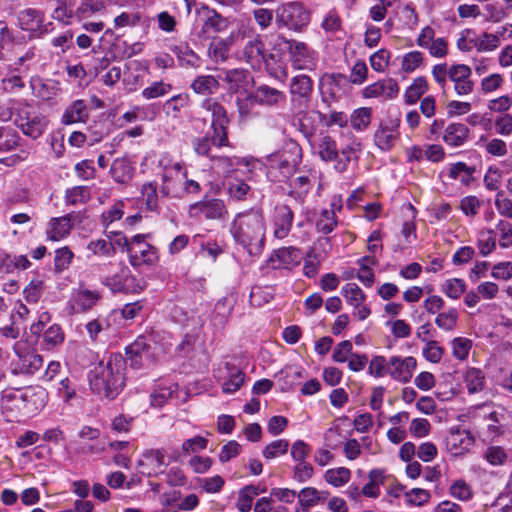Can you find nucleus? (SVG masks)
<instances>
[{
	"label": "nucleus",
	"mask_w": 512,
	"mask_h": 512,
	"mask_svg": "<svg viewBox=\"0 0 512 512\" xmlns=\"http://www.w3.org/2000/svg\"><path fill=\"white\" fill-rule=\"evenodd\" d=\"M234 241L251 256L262 253L266 240V221L261 209L252 208L238 213L231 223Z\"/></svg>",
	"instance_id": "nucleus-1"
},
{
	"label": "nucleus",
	"mask_w": 512,
	"mask_h": 512,
	"mask_svg": "<svg viewBox=\"0 0 512 512\" xmlns=\"http://www.w3.org/2000/svg\"><path fill=\"white\" fill-rule=\"evenodd\" d=\"M125 359L119 355H111L106 362L98 363L90 373V387L108 399H114L125 384Z\"/></svg>",
	"instance_id": "nucleus-2"
},
{
	"label": "nucleus",
	"mask_w": 512,
	"mask_h": 512,
	"mask_svg": "<svg viewBox=\"0 0 512 512\" xmlns=\"http://www.w3.org/2000/svg\"><path fill=\"white\" fill-rule=\"evenodd\" d=\"M301 158V149L293 146L267 157L268 174L276 181H285L296 171Z\"/></svg>",
	"instance_id": "nucleus-3"
},
{
	"label": "nucleus",
	"mask_w": 512,
	"mask_h": 512,
	"mask_svg": "<svg viewBox=\"0 0 512 512\" xmlns=\"http://www.w3.org/2000/svg\"><path fill=\"white\" fill-rule=\"evenodd\" d=\"M3 398L7 402H13L18 411H23L25 414H35L45 406L48 394L40 386H31L8 392Z\"/></svg>",
	"instance_id": "nucleus-4"
},
{
	"label": "nucleus",
	"mask_w": 512,
	"mask_h": 512,
	"mask_svg": "<svg viewBox=\"0 0 512 512\" xmlns=\"http://www.w3.org/2000/svg\"><path fill=\"white\" fill-rule=\"evenodd\" d=\"M202 107L211 113V128L213 130V141L216 146H229L228 125L230 120L226 109L212 98L205 99L202 102Z\"/></svg>",
	"instance_id": "nucleus-5"
},
{
	"label": "nucleus",
	"mask_w": 512,
	"mask_h": 512,
	"mask_svg": "<svg viewBox=\"0 0 512 512\" xmlns=\"http://www.w3.org/2000/svg\"><path fill=\"white\" fill-rule=\"evenodd\" d=\"M15 358L11 360L10 368L14 375H32L43 366L42 356L27 348L23 341L14 344Z\"/></svg>",
	"instance_id": "nucleus-6"
},
{
	"label": "nucleus",
	"mask_w": 512,
	"mask_h": 512,
	"mask_svg": "<svg viewBox=\"0 0 512 512\" xmlns=\"http://www.w3.org/2000/svg\"><path fill=\"white\" fill-rule=\"evenodd\" d=\"M14 123L23 134L37 139L44 133L48 121L31 106L25 105L16 110Z\"/></svg>",
	"instance_id": "nucleus-7"
},
{
	"label": "nucleus",
	"mask_w": 512,
	"mask_h": 512,
	"mask_svg": "<svg viewBox=\"0 0 512 512\" xmlns=\"http://www.w3.org/2000/svg\"><path fill=\"white\" fill-rule=\"evenodd\" d=\"M282 45L289 54L293 68L297 70H313L315 68L317 54L306 43L283 38Z\"/></svg>",
	"instance_id": "nucleus-8"
},
{
	"label": "nucleus",
	"mask_w": 512,
	"mask_h": 512,
	"mask_svg": "<svg viewBox=\"0 0 512 512\" xmlns=\"http://www.w3.org/2000/svg\"><path fill=\"white\" fill-rule=\"evenodd\" d=\"M164 172L162 175V186L160 193L164 197L180 198L182 197L183 180L187 177L186 171L180 162L172 165L164 164V160L160 161Z\"/></svg>",
	"instance_id": "nucleus-9"
},
{
	"label": "nucleus",
	"mask_w": 512,
	"mask_h": 512,
	"mask_svg": "<svg viewBox=\"0 0 512 512\" xmlns=\"http://www.w3.org/2000/svg\"><path fill=\"white\" fill-rule=\"evenodd\" d=\"M129 262L133 267L152 265L157 259L156 249L145 240V235L137 234L132 237L128 247Z\"/></svg>",
	"instance_id": "nucleus-10"
},
{
	"label": "nucleus",
	"mask_w": 512,
	"mask_h": 512,
	"mask_svg": "<svg viewBox=\"0 0 512 512\" xmlns=\"http://www.w3.org/2000/svg\"><path fill=\"white\" fill-rule=\"evenodd\" d=\"M276 18L279 23L294 30H300L310 21L309 13L298 2H290L279 7Z\"/></svg>",
	"instance_id": "nucleus-11"
},
{
	"label": "nucleus",
	"mask_w": 512,
	"mask_h": 512,
	"mask_svg": "<svg viewBox=\"0 0 512 512\" xmlns=\"http://www.w3.org/2000/svg\"><path fill=\"white\" fill-rule=\"evenodd\" d=\"M188 214L194 219H201L203 216L208 220H220L227 214V209L223 200L211 198L190 205Z\"/></svg>",
	"instance_id": "nucleus-12"
},
{
	"label": "nucleus",
	"mask_w": 512,
	"mask_h": 512,
	"mask_svg": "<svg viewBox=\"0 0 512 512\" xmlns=\"http://www.w3.org/2000/svg\"><path fill=\"white\" fill-rule=\"evenodd\" d=\"M223 77L219 76L230 93L240 94L248 93L254 84L251 74L244 69H226L223 70Z\"/></svg>",
	"instance_id": "nucleus-13"
},
{
	"label": "nucleus",
	"mask_w": 512,
	"mask_h": 512,
	"mask_svg": "<svg viewBox=\"0 0 512 512\" xmlns=\"http://www.w3.org/2000/svg\"><path fill=\"white\" fill-rule=\"evenodd\" d=\"M103 284L114 293H138L142 290L140 283L125 266L121 267L119 273L106 277Z\"/></svg>",
	"instance_id": "nucleus-14"
},
{
	"label": "nucleus",
	"mask_w": 512,
	"mask_h": 512,
	"mask_svg": "<svg viewBox=\"0 0 512 512\" xmlns=\"http://www.w3.org/2000/svg\"><path fill=\"white\" fill-rule=\"evenodd\" d=\"M472 70L466 64H454L450 66V81L458 96H466L473 92L474 82L471 80Z\"/></svg>",
	"instance_id": "nucleus-15"
},
{
	"label": "nucleus",
	"mask_w": 512,
	"mask_h": 512,
	"mask_svg": "<svg viewBox=\"0 0 512 512\" xmlns=\"http://www.w3.org/2000/svg\"><path fill=\"white\" fill-rule=\"evenodd\" d=\"M265 55L264 43L259 36L248 40L237 53L238 59L247 63L253 69L261 68Z\"/></svg>",
	"instance_id": "nucleus-16"
},
{
	"label": "nucleus",
	"mask_w": 512,
	"mask_h": 512,
	"mask_svg": "<svg viewBox=\"0 0 512 512\" xmlns=\"http://www.w3.org/2000/svg\"><path fill=\"white\" fill-rule=\"evenodd\" d=\"M417 362L414 357L393 356L388 361V374L396 381L407 383L411 380Z\"/></svg>",
	"instance_id": "nucleus-17"
},
{
	"label": "nucleus",
	"mask_w": 512,
	"mask_h": 512,
	"mask_svg": "<svg viewBox=\"0 0 512 512\" xmlns=\"http://www.w3.org/2000/svg\"><path fill=\"white\" fill-rule=\"evenodd\" d=\"M294 214L286 205H277L272 216L273 234L277 239H284L291 231Z\"/></svg>",
	"instance_id": "nucleus-18"
},
{
	"label": "nucleus",
	"mask_w": 512,
	"mask_h": 512,
	"mask_svg": "<svg viewBox=\"0 0 512 512\" xmlns=\"http://www.w3.org/2000/svg\"><path fill=\"white\" fill-rule=\"evenodd\" d=\"M446 447L453 455L468 452L474 444V438L467 430H451L445 440Z\"/></svg>",
	"instance_id": "nucleus-19"
},
{
	"label": "nucleus",
	"mask_w": 512,
	"mask_h": 512,
	"mask_svg": "<svg viewBox=\"0 0 512 512\" xmlns=\"http://www.w3.org/2000/svg\"><path fill=\"white\" fill-rule=\"evenodd\" d=\"M202 12L204 19L201 30L198 33L199 37L206 39L209 38V33H218L226 29L228 25L227 20L216 10L203 6Z\"/></svg>",
	"instance_id": "nucleus-20"
},
{
	"label": "nucleus",
	"mask_w": 512,
	"mask_h": 512,
	"mask_svg": "<svg viewBox=\"0 0 512 512\" xmlns=\"http://www.w3.org/2000/svg\"><path fill=\"white\" fill-rule=\"evenodd\" d=\"M222 391L227 394L235 393L240 389V387L244 384L245 374L244 372L232 365L231 363L226 362L224 364V370L222 371Z\"/></svg>",
	"instance_id": "nucleus-21"
},
{
	"label": "nucleus",
	"mask_w": 512,
	"mask_h": 512,
	"mask_svg": "<svg viewBox=\"0 0 512 512\" xmlns=\"http://www.w3.org/2000/svg\"><path fill=\"white\" fill-rule=\"evenodd\" d=\"M232 45L233 37L231 36L226 38L213 37L208 46L207 56L216 64L225 63L229 59Z\"/></svg>",
	"instance_id": "nucleus-22"
},
{
	"label": "nucleus",
	"mask_w": 512,
	"mask_h": 512,
	"mask_svg": "<svg viewBox=\"0 0 512 512\" xmlns=\"http://www.w3.org/2000/svg\"><path fill=\"white\" fill-rule=\"evenodd\" d=\"M72 226V216L70 214L51 218L47 225V238L52 241H59L69 235Z\"/></svg>",
	"instance_id": "nucleus-23"
},
{
	"label": "nucleus",
	"mask_w": 512,
	"mask_h": 512,
	"mask_svg": "<svg viewBox=\"0 0 512 512\" xmlns=\"http://www.w3.org/2000/svg\"><path fill=\"white\" fill-rule=\"evenodd\" d=\"M88 117L89 108L87 103L82 99H78L65 109L61 122L64 125H70L79 122H86Z\"/></svg>",
	"instance_id": "nucleus-24"
},
{
	"label": "nucleus",
	"mask_w": 512,
	"mask_h": 512,
	"mask_svg": "<svg viewBox=\"0 0 512 512\" xmlns=\"http://www.w3.org/2000/svg\"><path fill=\"white\" fill-rule=\"evenodd\" d=\"M469 128L462 123L449 124L443 134V141L452 147H460L466 143L469 138Z\"/></svg>",
	"instance_id": "nucleus-25"
},
{
	"label": "nucleus",
	"mask_w": 512,
	"mask_h": 512,
	"mask_svg": "<svg viewBox=\"0 0 512 512\" xmlns=\"http://www.w3.org/2000/svg\"><path fill=\"white\" fill-rule=\"evenodd\" d=\"M140 465H145L148 468V475H156L163 472L167 466L165 462V453L159 449L147 450L143 453V459L139 462Z\"/></svg>",
	"instance_id": "nucleus-26"
},
{
	"label": "nucleus",
	"mask_w": 512,
	"mask_h": 512,
	"mask_svg": "<svg viewBox=\"0 0 512 512\" xmlns=\"http://www.w3.org/2000/svg\"><path fill=\"white\" fill-rule=\"evenodd\" d=\"M284 98L285 96L281 91L268 85H261L254 91V100L258 101V104L261 105L273 106Z\"/></svg>",
	"instance_id": "nucleus-27"
},
{
	"label": "nucleus",
	"mask_w": 512,
	"mask_h": 512,
	"mask_svg": "<svg viewBox=\"0 0 512 512\" xmlns=\"http://www.w3.org/2000/svg\"><path fill=\"white\" fill-rule=\"evenodd\" d=\"M133 171L134 168L125 157L115 159L110 168L113 179L118 183H127L130 181L133 176Z\"/></svg>",
	"instance_id": "nucleus-28"
},
{
	"label": "nucleus",
	"mask_w": 512,
	"mask_h": 512,
	"mask_svg": "<svg viewBox=\"0 0 512 512\" xmlns=\"http://www.w3.org/2000/svg\"><path fill=\"white\" fill-rule=\"evenodd\" d=\"M398 123L393 124L392 126H380L375 134H374V141L375 144L381 149V150H389L393 145L397 138L398 132H397Z\"/></svg>",
	"instance_id": "nucleus-29"
},
{
	"label": "nucleus",
	"mask_w": 512,
	"mask_h": 512,
	"mask_svg": "<svg viewBox=\"0 0 512 512\" xmlns=\"http://www.w3.org/2000/svg\"><path fill=\"white\" fill-rule=\"evenodd\" d=\"M219 88V81L213 75L197 76L191 83V89L199 95H211Z\"/></svg>",
	"instance_id": "nucleus-30"
},
{
	"label": "nucleus",
	"mask_w": 512,
	"mask_h": 512,
	"mask_svg": "<svg viewBox=\"0 0 512 512\" xmlns=\"http://www.w3.org/2000/svg\"><path fill=\"white\" fill-rule=\"evenodd\" d=\"M313 82L307 75L301 74L292 78L290 92L294 96L308 98L311 95Z\"/></svg>",
	"instance_id": "nucleus-31"
},
{
	"label": "nucleus",
	"mask_w": 512,
	"mask_h": 512,
	"mask_svg": "<svg viewBox=\"0 0 512 512\" xmlns=\"http://www.w3.org/2000/svg\"><path fill=\"white\" fill-rule=\"evenodd\" d=\"M43 22V14L36 9H26L19 14V23L26 31L37 30Z\"/></svg>",
	"instance_id": "nucleus-32"
},
{
	"label": "nucleus",
	"mask_w": 512,
	"mask_h": 512,
	"mask_svg": "<svg viewBox=\"0 0 512 512\" xmlns=\"http://www.w3.org/2000/svg\"><path fill=\"white\" fill-rule=\"evenodd\" d=\"M506 411L504 408L493 410L484 415V420L487 422V429L492 436H497L503 433V422L506 420Z\"/></svg>",
	"instance_id": "nucleus-33"
},
{
	"label": "nucleus",
	"mask_w": 512,
	"mask_h": 512,
	"mask_svg": "<svg viewBox=\"0 0 512 512\" xmlns=\"http://www.w3.org/2000/svg\"><path fill=\"white\" fill-rule=\"evenodd\" d=\"M74 299L75 303L81 308V310L86 311L93 308L98 303L101 299V294L96 290L79 288Z\"/></svg>",
	"instance_id": "nucleus-34"
},
{
	"label": "nucleus",
	"mask_w": 512,
	"mask_h": 512,
	"mask_svg": "<svg viewBox=\"0 0 512 512\" xmlns=\"http://www.w3.org/2000/svg\"><path fill=\"white\" fill-rule=\"evenodd\" d=\"M318 153L322 160L336 162L339 152L334 139L329 135H322L318 144Z\"/></svg>",
	"instance_id": "nucleus-35"
},
{
	"label": "nucleus",
	"mask_w": 512,
	"mask_h": 512,
	"mask_svg": "<svg viewBox=\"0 0 512 512\" xmlns=\"http://www.w3.org/2000/svg\"><path fill=\"white\" fill-rule=\"evenodd\" d=\"M25 45L24 37H17L13 34L3 45V55L0 54V60L11 61L14 57L23 52Z\"/></svg>",
	"instance_id": "nucleus-36"
},
{
	"label": "nucleus",
	"mask_w": 512,
	"mask_h": 512,
	"mask_svg": "<svg viewBox=\"0 0 512 512\" xmlns=\"http://www.w3.org/2000/svg\"><path fill=\"white\" fill-rule=\"evenodd\" d=\"M429 88L425 77H417L405 91V101L407 104H415Z\"/></svg>",
	"instance_id": "nucleus-37"
},
{
	"label": "nucleus",
	"mask_w": 512,
	"mask_h": 512,
	"mask_svg": "<svg viewBox=\"0 0 512 512\" xmlns=\"http://www.w3.org/2000/svg\"><path fill=\"white\" fill-rule=\"evenodd\" d=\"M350 478L351 471L346 467L331 468L324 473L325 481L334 487L344 486Z\"/></svg>",
	"instance_id": "nucleus-38"
},
{
	"label": "nucleus",
	"mask_w": 512,
	"mask_h": 512,
	"mask_svg": "<svg viewBox=\"0 0 512 512\" xmlns=\"http://www.w3.org/2000/svg\"><path fill=\"white\" fill-rule=\"evenodd\" d=\"M372 119V109L369 107H361L355 109L350 115V123L357 131L366 130Z\"/></svg>",
	"instance_id": "nucleus-39"
},
{
	"label": "nucleus",
	"mask_w": 512,
	"mask_h": 512,
	"mask_svg": "<svg viewBox=\"0 0 512 512\" xmlns=\"http://www.w3.org/2000/svg\"><path fill=\"white\" fill-rule=\"evenodd\" d=\"M337 224L338 221L335 210L324 209L316 222V229L319 233L326 235L331 233L336 228Z\"/></svg>",
	"instance_id": "nucleus-40"
},
{
	"label": "nucleus",
	"mask_w": 512,
	"mask_h": 512,
	"mask_svg": "<svg viewBox=\"0 0 512 512\" xmlns=\"http://www.w3.org/2000/svg\"><path fill=\"white\" fill-rule=\"evenodd\" d=\"M477 248L482 256H487L496 248V235L491 229L479 232Z\"/></svg>",
	"instance_id": "nucleus-41"
},
{
	"label": "nucleus",
	"mask_w": 512,
	"mask_h": 512,
	"mask_svg": "<svg viewBox=\"0 0 512 512\" xmlns=\"http://www.w3.org/2000/svg\"><path fill=\"white\" fill-rule=\"evenodd\" d=\"M341 293L343 297L346 299L347 303L350 304L353 308L358 307L366 300V295L361 290V288L355 283L346 284L342 288Z\"/></svg>",
	"instance_id": "nucleus-42"
},
{
	"label": "nucleus",
	"mask_w": 512,
	"mask_h": 512,
	"mask_svg": "<svg viewBox=\"0 0 512 512\" xmlns=\"http://www.w3.org/2000/svg\"><path fill=\"white\" fill-rule=\"evenodd\" d=\"M20 141L17 132L11 127H0V151L9 152L15 149Z\"/></svg>",
	"instance_id": "nucleus-43"
},
{
	"label": "nucleus",
	"mask_w": 512,
	"mask_h": 512,
	"mask_svg": "<svg viewBox=\"0 0 512 512\" xmlns=\"http://www.w3.org/2000/svg\"><path fill=\"white\" fill-rule=\"evenodd\" d=\"M499 46L500 38L498 35L487 32L477 33V52H491Z\"/></svg>",
	"instance_id": "nucleus-44"
},
{
	"label": "nucleus",
	"mask_w": 512,
	"mask_h": 512,
	"mask_svg": "<svg viewBox=\"0 0 512 512\" xmlns=\"http://www.w3.org/2000/svg\"><path fill=\"white\" fill-rule=\"evenodd\" d=\"M456 47L462 52L477 51V32L473 29H464L456 41Z\"/></svg>",
	"instance_id": "nucleus-45"
},
{
	"label": "nucleus",
	"mask_w": 512,
	"mask_h": 512,
	"mask_svg": "<svg viewBox=\"0 0 512 512\" xmlns=\"http://www.w3.org/2000/svg\"><path fill=\"white\" fill-rule=\"evenodd\" d=\"M297 496L299 504L304 510L315 506L322 500L321 492L314 487H305L301 489Z\"/></svg>",
	"instance_id": "nucleus-46"
},
{
	"label": "nucleus",
	"mask_w": 512,
	"mask_h": 512,
	"mask_svg": "<svg viewBox=\"0 0 512 512\" xmlns=\"http://www.w3.org/2000/svg\"><path fill=\"white\" fill-rule=\"evenodd\" d=\"M242 96H238L236 98V106L239 113V116L242 119H245L252 115L253 109L256 104H258V101L254 100V92H251V90L248 93H243Z\"/></svg>",
	"instance_id": "nucleus-47"
},
{
	"label": "nucleus",
	"mask_w": 512,
	"mask_h": 512,
	"mask_svg": "<svg viewBox=\"0 0 512 512\" xmlns=\"http://www.w3.org/2000/svg\"><path fill=\"white\" fill-rule=\"evenodd\" d=\"M449 494L460 501H469L473 497L471 486L463 479H458L451 484Z\"/></svg>",
	"instance_id": "nucleus-48"
},
{
	"label": "nucleus",
	"mask_w": 512,
	"mask_h": 512,
	"mask_svg": "<svg viewBox=\"0 0 512 512\" xmlns=\"http://www.w3.org/2000/svg\"><path fill=\"white\" fill-rule=\"evenodd\" d=\"M321 28L329 34L336 35L342 33V20L338 13L335 11H329L323 17L321 22Z\"/></svg>",
	"instance_id": "nucleus-49"
},
{
	"label": "nucleus",
	"mask_w": 512,
	"mask_h": 512,
	"mask_svg": "<svg viewBox=\"0 0 512 512\" xmlns=\"http://www.w3.org/2000/svg\"><path fill=\"white\" fill-rule=\"evenodd\" d=\"M458 312L455 308L438 313L435 324L442 330L451 331L457 326Z\"/></svg>",
	"instance_id": "nucleus-50"
},
{
	"label": "nucleus",
	"mask_w": 512,
	"mask_h": 512,
	"mask_svg": "<svg viewBox=\"0 0 512 512\" xmlns=\"http://www.w3.org/2000/svg\"><path fill=\"white\" fill-rule=\"evenodd\" d=\"M65 198L66 202L71 205L84 204L90 198V190L86 186H75L66 191Z\"/></svg>",
	"instance_id": "nucleus-51"
},
{
	"label": "nucleus",
	"mask_w": 512,
	"mask_h": 512,
	"mask_svg": "<svg viewBox=\"0 0 512 512\" xmlns=\"http://www.w3.org/2000/svg\"><path fill=\"white\" fill-rule=\"evenodd\" d=\"M172 89L171 84L164 81L153 82L142 91V96L146 100L155 99L168 94Z\"/></svg>",
	"instance_id": "nucleus-52"
},
{
	"label": "nucleus",
	"mask_w": 512,
	"mask_h": 512,
	"mask_svg": "<svg viewBox=\"0 0 512 512\" xmlns=\"http://www.w3.org/2000/svg\"><path fill=\"white\" fill-rule=\"evenodd\" d=\"M289 443L285 439H279L269 443L263 450L264 458L270 460L287 453Z\"/></svg>",
	"instance_id": "nucleus-53"
},
{
	"label": "nucleus",
	"mask_w": 512,
	"mask_h": 512,
	"mask_svg": "<svg viewBox=\"0 0 512 512\" xmlns=\"http://www.w3.org/2000/svg\"><path fill=\"white\" fill-rule=\"evenodd\" d=\"M142 196L145 198L146 207L150 211L158 208L157 183L147 182L141 188Z\"/></svg>",
	"instance_id": "nucleus-54"
},
{
	"label": "nucleus",
	"mask_w": 512,
	"mask_h": 512,
	"mask_svg": "<svg viewBox=\"0 0 512 512\" xmlns=\"http://www.w3.org/2000/svg\"><path fill=\"white\" fill-rule=\"evenodd\" d=\"M179 64L183 68L196 69L201 65V58L192 49L185 48L177 54Z\"/></svg>",
	"instance_id": "nucleus-55"
},
{
	"label": "nucleus",
	"mask_w": 512,
	"mask_h": 512,
	"mask_svg": "<svg viewBox=\"0 0 512 512\" xmlns=\"http://www.w3.org/2000/svg\"><path fill=\"white\" fill-rule=\"evenodd\" d=\"M187 102V94H178L167 100L163 105V109L168 116L176 117L180 109L186 106Z\"/></svg>",
	"instance_id": "nucleus-56"
},
{
	"label": "nucleus",
	"mask_w": 512,
	"mask_h": 512,
	"mask_svg": "<svg viewBox=\"0 0 512 512\" xmlns=\"http://www.w3.org/2000/svg\"><path fill=\"white\" fill-rule=\"evenodd\" d=\"M177 384H172L167 387H161L151 395V404L154 407H162L166 401L173 397L177 391Z\"/></svg>",
	"instance_id": "nucleus-57"
},
{
	"label": "nucleus",
	"mask_w": 512,
	"mask_h": 512,
	"mask_svg": "<svg viewBox=\"0 0 512 512\" xmlns=\"http://www.w3.org/2000/svg\"><path fill=\"white\" fill-rule=\"evenodd\" d=\"M314 475L313 466L307 462H296L293 468V479L299 483H305L309 481Z\"/></svg>",
	"instance_id": "nucleus-58"
},
{
	"label": "nucleus",
	"mask_w": 512,
	"mask_h": 512,
	"mask_svg": "<svg viewBox=\"0 0 512 512\" xmlns=\"http://www.w3.org/2000/svg\"><path fill=\"white\" fill-rule=\"evenodd\" d=\"M208 439L202 436H195L193 438L186 439L181 446V450L185 455L200 452L206 449Z\"/></svg>",
	"instance_id": "nucleus-59"
},
{
	"label": "nucleus",
	"mask_w": 512,
	"mask_h": 512,
	"mask_svg": "<svg viewBox=\"0 0 512 512\" xmlns=\"http://www.w3.org/2000/svg\"><path fill=\"white\" fill-rule=\"evenodd\" d=\"M465 382L470 393L482 390L484 385V376L478 369H470L466 373Z\"/></svg>",
	"instance_id": "nucleus-60"
},
{
	"label": "nucleus",
	"mask_w": 512,
	"mask_h": 512,
	"mask_svg": "<svg viewBox=\"0 0 512 512\" xmlns=\"http://www.w3.org/2000/svg\"><path fill=\"white\" fill-rule=\"evenodd\" d=\"M104 9V2L99 0H82L80 6L76 9V14L80 18H86L94 13Z\"/></svg>",
	"instance_id": "nucleus-61"
},
{
	"label": "nucleus",
	"mask_w": 512,
	"mask_h": 512,
	"mask_svg": "<svg viewBox=\"0 0 512 512\" xmlns=\"http://www.w3.org/2000/svg\"><path fill=\"white\" fill-rule=\"evenodd\" d=\"M127 355H137L140 360H147L150 358V347L147 345L145 338L139 337L134 343L126 348Z\"/></svg>",
	"instance_id": "nucleus-62"
},
{
	"label": "nucleus",
	"mask_w": 512,
	"mask_h": 512,
	"mask_svg": "<svg viewBox=\"0 0 512 512\" xmlns=\"http://www.w3.org/2000/svg\"><path fill=\"white\" fill-rule=\"evenodd\" d=\"M465 290V282L458 278L448 279L443 286L445 294L452 299H458Z\"/></svg>",
	"instance_id": "nucleus-63"
},
{
	"label": "nucleus",
	"mask_w": 512,
	"mask_h": 512,
	"mask_svg": "<svg viewBox=\"0 0 512 512\" xmlns=\"http://www.w3.org/2000/svg\"><path fill=\"white\" fill-rule=\"evenodd\" d=\"M423 63V54L420 51H412L404 55L402 59V70L411 73Z\"/></svg>",
	"instance_id": "nucleus-64"
}]
</instances>
